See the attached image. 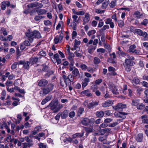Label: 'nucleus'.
Instances as JSON below:
<instances>
[{"label":"nucleus","instance_id":"36","mask_svg":"<svg viewBox=\"0 0 148 148\" xmlns=\"http://www.w3.org/2000/svg\"><path fill=\"white\" fill-rule=\"evenodd\" d=\"M96 32V31L94 29L92 30H91L88 31L87 34L89 36H90L91 35H94V34Z\"/></svg>","mask_w":148,"mask_h":148},{"label":"nucleus","instance_id":"38","mask_svg":"<svg viewBox=\"0 0 148 148\" xmlns=\"http://www.w3.org/2000/svg\"><path fill=\"white\" fill-rule=\"evenodd\" d=\"M136 47V46L134 45H131L130 46L128 51L130 52L131 53L135 49Z\"/></svg>","mask_w":148,"mask_h":148},{"label":"nucleus","instance_id":"1","mask_svg":"<svg viewBox=\"0 0 148 148\" xmlns=\"http://www.w3.org/2000/svg\"><path fill=\"white\" fill-rule=\"evenodd\" d=\"M49 106L50 107V109L55 113L58 112L63 107L62 104L59 103L58 101H51Z\"/></svg>","mask_w":148,"mask_h":148},{"label":"nucleus","instance_id":"51","mask_svg":"<svg viewBox=\"0 0 148 148\" xmlns=\"http://www.w3.org/2000/svg\"><path fill=\"white\" fill-rule=\"evenodd\" d=\"M75 114V112L74 111H71L69 113V116L70 118H72L74 116Z\"/></svg>","mask_w":148,"mask_h":148},{"label":"nucleus","instance_id":"18","mask_svg":"<svg viewBox=\"0 0 148 148\" xmlns=\"http://www.w3.org/2000/svg\"><path fill=\"white\" fill-rule=\"evenodd\" d=\"M123 65L126 71L127 72H129L130 71L132 66H130V65H128V64H126L125 63H123Z\"/></svg>","mask_w":148,"mask_h":148},{"label":"nucleus","instance_id":"46","mask_svg":"<svg viewBox=\"0 0 148 148\" xmlns=\"http://www.w3.org/2000/svg\"><path fill=\"white\" fill-rule=\"evenodd\" d=\"M108 4V1H106L103 2L101 6V8L102 9H105L106 8Z\"/></svg>","mask_w":148,"mask_h":148},{"label":"nucleus","instance_id":"33","mask_svg":"<svg viewBox=\"0 0 148 148\" xmlns=\"http://www.w3.org/2000/svg\"><path fill=\"white\" fill-rule=\"evenodd\" d=\"M84 111V108L82 107H80L78 111L77 115L78 116H80Z\"/></svg>","mask_w":148,"mask_h":148},{"label":"nucleus","instance_id":"61","mask_svg":"<svg viewBox=\"0 0 148 148\" xmlns=\"http://www.w3.org/2000/svg\"><path fill=\"white\" fill-rule=\"evenodd\" d=\"M97 51L98 52H100L102 53H104L105 52V50L103 48H99L97 49Z\"/></svg>","mask_w":148,"mask_h":148},{"label":"nucleus","instance_id":"50","mask_svg":"<svg viewBox=\"0 0 148 148\" xmlns=\"http://www.w3.org/2000/svg\"><path fill=\"white\" fill-rule=\"evenodd\" d=\"M103 25V20L101 19L100 20V21H99V23L98 27H102Z\"/></svg>","mask_w":148,"mask_h":148},{"label":"nucleus","instance_id":"52","mask_svg":"<svg viewBox=\"0 0 148 148\" xmlns=\"http://www.w3.org/2000/svg\"><path fill=\"white\" fill-rule=\"evenodd\" d=\"M104 12V10H101L99 9H96L95 10V12L97 14H102Z\"/></svg>","mask_w":148,"mask_h":148},{"label":"nucleus","instance_id":"35","mask_svg":"<svg viewBox=\"0 0 148 148\" xmlns=\"http://www.w3.org/2000/svg\"><path fill=\"white\" fill-rule=\"evenodd\" d=\"M93 62L95 64H97L100 62V60L97 57H95L94 58Z\"/></svg>","mask_w":148,"mask_h":148},{"label":"nucleus","instance_id":"53","mask_svg":"<svg viewBox=\"0 0 148 148\" xmlns=\"http://www.w3.org/2000/svg\"><path fill=\"white\" fill-rule=\"evenodd\" d=\"M27 6L29 8H33L36 7V3H33L29 4L27 5Z\"/></svg>","mask_w":148,"mask_h":148},{"label":"nucleus","instance_id":"43","mask_svg":"<svg viewBox=\"0 0 148 148\" xmlns=\"http://www.w3.org/2000/svg\"><path fill=\"white\" fill-rule=\"evenodd\" d=\"M17 118L18 119L17 121H16V124H18L22 120L21 114H18L17 115Z\"/></svg>","mask_w":148,"mask_h":148},{"label":"nucleus","instance_id":"58","mask_svg":"<svg viewBox=\"0 0 148 148\" xmlns=\"http://www.w3.org/2000/svg\"><path fill=\"white\" fill-rule=\"evenodd\" d=\"M80 67L82 70H86L87 68V66L84 64H82Z\"/></svg>","mask_w":148,"mask_h":148},{"label":"nucleus","instance_id":"63","mask_svg":"<svg viewBox=\"0 0 148 148\" xmlns=\"http://www.w3.org/2000/svg\"><path fill=\"white\" fill-rule=\"evenodd\" d=\"M108 70L109 71L112 72H114L115 71V69L114 67L112 66H110L108 67Z\"/></svg>","mask_w":148,"mask_h":148},{"label":"nucleus","instance_id":"22","mask_svg":"<svg viewBox=\"0 0 148 148\" xmlns=\"http://www.w3.org/2000/svg\"><path fill=\"white\" fill-rule=\"evenodd\" d=\"M75 77L73 75L70 74L68 76V79H67L66 80H68V82L70 81V82H73L74 79Z\"/></svg>","mask_w":148,"mask_h":148},{"label":"nucleus","instance_id":"37","mask_svg":"<svg viewBox=\"0 0 148 148\" xmlns=\"http://www.w3.org/2000/svg\"><path fill=\"white\" fill-rule=\"evenodd\" d=\"M117 21L118 22V25L120 27H122L124 26V23L123 21L122 20H119Z\"/></svg>","mask_w":148,"mask_h":148},{"label":"nucleus","instance_id":"2","mask_svg":"<svg viewBox=\"0 0 148 148\" xmlns=\"http://www.w3.org/2000/svg\"><path fill=\"white\" fill-rule=\"evenodd\" d=\"M26 36L29 38V40L30 42H32L33 41L34 38H40L41 37L40 33L36 30H35L33 32H26Z\"/></svg>","mask_w":148,"mask_h":148},{"label":"nucleus","instance_id":"54","mask_svg":"<svg viewBox=\"0 0 148 148\" xmlns=\"http://www.w3.org/2000/svg\"><path fill=\"white\" fill-rule=\"evenodd\" d=\"M6 5H5V3L4 1H3L1 3V9L3 10H5L6 8Z\"/></svg>","mask_w":148,"mask_h":148},{"label":"nucleus","instance_id":"24","mask_svg":"<svg viewBox=\"0 0 148 148\" xmlns=\"http://www.w3.org/2000/svg\"><path fill=\"white\" fill-rule=\"evenodd\" d=\"M44 18V16L38 15H36L35 16L34 19L36 21H38Z\"/></svg>","mask_w":148,"mask_h":148},{"label":"nucleus","instance_id":"10","mask_svg":"<svg viewBox=\"0 0 148 148\" xmlns=\"http://www.w3.org/2000/svg\"><path fill=\"white\" fill-rule=\"evenodd\" d=\"M48 81L45 79H42L40 80L38 82V85L40 87H44L48 83Z\"/></svg>","mask_w":148,"mask_h":148},{"label":"nucleus","instance_id":"19","mask_svg":"<svg viewBox=\"0 0 148 148\" xmlns=\"http://www.w3.org/2000/svg\"><path fill=\"white\" fill-rule=\"evenodd\" d=\"M96 49V47L92 45H90L88 49V53L90 54H92L93 53L94 51Z\"/></svg>","mask_w":148,"mask_h":148},{"label":"nucleus","instance_id":"26","mask_svg":"<svg viewBox=\"0 0 148 148\" xmlns=\"http://www.w3.org/2000/svg\"><path fill=\"white\" fill-rule=\"evenodd\" d=\"M127 114H128L127 113L119 112V117L120 118H121L123 119H124L126 118L125 115H127Z\"/></svg>","mask_w":148,"mask_h":148},{"label":"nucleus","instance_id":"6","mask_svg":"<svg viewBox=\"0 0 148 148\" xmlns=\"http://www.w3.org/2000/svg\"><path fill=\"white\" fill-rule=\"evenodd\" d=\"M99 103V102L95 101H92L91 102L88 103L87 107L88 109H93L97 106Z\"/></svg>","mask_w":148,"mask_h":148},{"label":"nucleus","instance_id":"16","mask_svg":"<svg viewBox=\"0 0 148 148\" xmlns=\"http://www.w3.org/2000/svg\"><path fill=\"white\" fill-rule=\"evenodd\" d=\"M41 129V127L40 126H37L34 128V130L32 132L33 135L36 134L38 132L40 131Z\"/></svg>","mask_w":148,"mask_h":148},{"label":"nucleus","instance_id":"48","mask_svg":"<svg viewBox=\"0 0 148 148\" xmlns=\"http://www.w3.org/2000/svg\"><path fill=\"white\" fill-rule=\"evenodd\" d=\"M17 64H18V63L17 62H14L11 66V69L12 70L15 69L16 68Z\"/></svg>","mask_w":148,"mask_h":148},{"label":"nucleus","instance_id":"27","mask_svg":"<svg viewBox=\"0 0 148 148\" xmlns=\"http://www.w3.org/2000/svg\"><path fill=\"white\" fill-rule=\"evenodd\" d=\"M134 15L135 16L136 18H140L142 15V14H140V12L137 11L135 12L134 14Z\"/></svg>","mask_w":148,"mask_h":148},{"label":"nucleus","instance_id":"59","mask_svg":"<svg viewBox=\"0 0 148 148\" xmlns=\"http://www.w3.org/2000/svg\"><path fill=\"white\" fill-rule=\"evenodd\" d=\"M85 14V12L84 11H81L77 12L76 15H83Z\"/></svg>","mask_w":148,"mask_h":148},{"label":"nucleus","instance_id":"5","mask_svg":"<svg viewBox=\"0 0 148 148\" xmlns=\"http://www.w3.org/2000/svg\"><path fill=\"white\" fill-rule=\"evenodd\" d=\"M134 34H136L140 36H143L144 38H146L147 35V33L146 32H143L139 29H135L134 31H132Z\"/></svg>","mask_w":148,"mask_h":148},{"label":"nucleus","instance_id":"25","mask_svg":"<svg viewBox=\"0 0 148 148\" xmlns=\"http://www.w3.org/2000/svg\"><path fill=\"white\" fill-rule=\"evenodd\" d=\"M126 64H128V65H130V66H133L135 64L134 62L133 61L128 60H125V62Z\"/></svg>","mask_w":148,"mask_h":148},{"label":"nucleus","instance_id":"4","mask_svg":"<svg viewBox=\"0 0 148 148\" xmlns=\"http://www.w3.org/2000/svg\"><path fill=\"white\" fill-rule=\"evenodd\" d=\"M69 71H72L71 74L75 77H78L79 78L80 77V74L78 69L75 67L70 66Z\"/></svg>","mask_w":148,"mask_h":148},{"label":"nucleus","instance_id":"41","mask_svg":"<svg viewBox=\"0 0 148 148\" xmlns=\"http://www.w3.org/2000/svg\"><path fill=\"white\" fill-rule=\"evenodd\" d=\"M125 57H127V58L125 59V60H128L133 61L134 60V57L132 56H130L127 53V55H126Z\"/></svg>","mask_w":148,"mask_h":148},{"label":"nucleus","instance_id":"28","mask_svg":"<svg viewBox=\"0 0 148 148\" xmlns=\"http://www.w3.org/2000/svg\"><path fill=\"white\" fill-rule=\"evenodd\" d=\"M83 133L82 134L79 133H76L73 134L72 136V137L73 138H75L77 137H82L83 136Z\"/></svg>","mask_w":148,"mask_h":148},{"label":"nucleus","instance_id":"9","mask_svg":"<svg viewBox=\"0 0 148 148\" xmlns=\"http://www.w3.org/2000/svg\"><path fill=\"white\" fill-rule=\"evenodd\" d=\"M113 103L112 100H108L102 104V106L103 108H107L112 105Z\"/></svg>","mask_w":148,"mask_h":148},{"label":"nucleus","instance_id":"8","mask_svg":"<svg viewBox=\"0 0 148 148\" xmlns=\"http://www.w3.org/2000/svg\"><path fill=\"white\" fill-rule=\"evenodd\" d=\"M75 57L74 54L73 53H70L68 56V59L70 62V66H73L75 63L73 58Z\"/></svg>","mask_w":148,"mask_h":148},{"label":"nucleus","instance_id":"21","mask_svg":"<svg viewBox=\"0 0 148 148\" xmlns=\"http://www.w3.org/2000/svg\"><path fill=\"white\" fill-rule=\"evenodd\" d=\"M38 60V58L37 57H31L30 59V63L32 64L36 63Z\"/></svg>","mask_w":148,"mask_h":148},{"label":"nucleus","instance_id":"17","mask_svg":"<svg viewBox=\"0 0 148 148\" xmlns=\"http://www.w3.org/2000/svg\"><path fill=\"white\" fill-rule=\"evenodd\" d=\"M82 94H84L88 97H92V95L90 92L89 90H87L82 91L81 92Z\"/></svg>","mask_w":148,"mask_h":148},{"label":"nucleus","instance_id":"13","mask_svg":"<svg viewBox=\"0 0 148 148\" xmlns=\"http://www.w3.org/2000/svg\"><path fill=\"white\" fill-rule=\"evenodd\" d=\"M69 111L67 110H65L62 112H60L61 113V118L62 119H65L68 116Z\"/></svg>","mask_w":148,"mask_h":148},{"label":"nucleus","instance_id":"3","mask_svg":"<svg viewBox=\"0 0 148 148\" xmlns=\"http://www.w3.org/2000/svg\"><path fill=\"white\" fill-rule=\"evenodd\" d=\"M54 85L51 84H48L46 87L42 88L40 91L39 93L41 96H43L44 95L48 94L53 88Z\"/></svg>","mask_w":148,"mask_h":148},{"label":"nucleus","instance_id":"49","mask_svg":"<svg viewBox=\"0 0 148 148\" xmlns=\"http://www.w3.org/2000/svg\"><path fill=\"white\" fill-rule=\"evenodd\" d=\"M142 85L144 87L148 88V83L145 81H143L141 82Z\"/></svg>","mask_w":148,"mask_h":148},{"label":"nucleus","instance_id":"44","mask_svg":"<svg viewBox=\"0 0 148 148\" xmlns=\"http://www.w3.org/2000/svg\"><path fill=\"white\" fill-rule=\"evenodd\" d=\"M144 107L145 105L141 103L137 106V108L138 109L142 110L144 108Z\"/></svg>","mask_w":148,"mask_h":148},{"label":"nucleus","instance_id":"39","mask_svg":"<svg viewBox=\"0 0 148 148\" xmlns=\"http://www.w3.org/2000/svg\"><path fill=\"white\" fill-rule=\"evenodd\" d=\"M139 103V101L138 100H133L132 104L133 106H137L138 105Z\"/></svg>","mask_w":148,"mask_h":148},{"label":"nucleus","instance_id":"64","mask_svg":"<svg viewBox=\"0 0 148 148\" xmlns=\"http://www.w3.org/2000/svg\"><path fill=\"white\" fill-rule=\"evenodd\" d=\"M38 146L39 148H46V146L43 143H40L39 144Z\"/></svg>","mask_w":148,"mask_h":148},{"label":"nucleus","instance_id":"32","mask_svg":"<svg viewBox=\"0 0 148 148\" xmlns=\"http://www.w3.org/2000/svg\"><path fill=\"white\" fill-rule=\"evenodd\" d=\"M30 62L28 61H27L25 62L23 65V67L25 69H28L29 68V65Z\"/></svg>","mask_w":148,"mask_h":148},{"label":"nucleus","instance_id":"40","mask_svg":"<svg viewBox=\"0 0 148 148\" xmlns=\"http://www.w3.org/2000/svg\"><path fill=\"white\" fill-rule=\"evenodd\" d=\"M118 54L120 56H121L123 57H125L126 55H127V53L124 52L122 51H120L119 52H117Z\"/></svg>","mask_w":148,"mask_h":148},{"label":"nucleus","instance_id":"30","mask_svg":"<svg viewBox=\"0 0 148 148\" xmlns=\"http://www.w3.org/2000/svg\"><path fill=\"white\" fill-rule=\"evenodd\" d=\"M140 82V80L137 77H135L132 81L133 84L135 83L136 84H138Z\"/></svg>","mask_w":148,"mask_h":148},{"label":"nucleus","instance_id":"14","mask_svg":"<svg viewBox=\"0 0 148 148\" xmlns=\"http://www.w3.org/2000/svg\"><path fill=\"white\" fill-rule=\"evenodd\" d=\"M90 122V121L89 119L87 118H85L82 120L81 122L83 125L87 126L89 124Z\"/></svg>","mask_w":148,"mask_h":148},{"label":"nucleus","instance_id":"42","mask_svg":"<svg viewBox=\"0 0 148 148\" xmlns=\"http://www.w3.org/2000/svg\"><path fill=\"white\" fill-rule=\"evenodd\" d=\"M43 6V4L41 3L38 2L36 3V7L38 9H40L42 8Z\"/></svg>","mask_w":148,"mask_h":148},{"label":"nucleus","instance_id":"12","mask_svg":"<svg viewBox=\"0 0 148 148\" xmlns=\"http://www.w3.org/2000/svg\"><path fill=\"white\" fill-rule=\"evenodd\" d=\"M143 134L142 133H139L136 137V140L138 142H141L143 141Z\"/></svg>","mask_w":148,"mask_h":148},{"label":"nucleus","instance_id":"34","mask_svg":"<svg viewBox=\"0 0 148 148\" xmlns=\"http://www.w3.org/2000/svg\"><path fill=\"white\" fill-rule=\"evenodd\" d=\"M18 88L17 87H15L14 88H9V87H7V90L10 92H14V90H18Z\"/></svg>","mask_w":148,"mask_h":148},{"label":"nucleus","instance_id":"60","mask_svg":"<svg viewBox=\"0 0 148 148\" xmlns=\"http://www.w3.org/2000/svg\"><path fill=\"white\" fill-rule=\"evenodd\" d=\"M102 80L101 79H99L96 80L95 82V84L97 85L99 84L102 82Z\"/></svg>","mask_w":148,"mask_h":148},{"label":"nucleus","instance_id":"62","mask_svg":"<svg viewBox=\"0 0 148 148\" xmlns=\"http://www.w3.org/2000/svg\"><path fill=\"white\" fill-rule=\"evenodd\" d=\"M74 53L75 54L76 56L77 57H82L83 56L81 53L77 52L76 51L74 52Z\"/></svg>","mask_w":148,"mask_h":148},{"label":"nucleus","instance_id":"31","mask_svg":"<svg viewBox=\"0 0 148 148\" xmlns=\"http://www.w3.org/2000/svg\"><path fill=\"white\" fill-rule=\"evenodd\" d=\"M6 95V91L5 90H3L1 93L0 99L2 100H4Z\"/></svg>","mask_w":148,"mask_h":148},{"label":"nucleus","instance_id":"11","mask_svg":"<svg viewBox=\"0 0 148 148\" xmlns=\"http://www.w3.org/2000/svg\"><path fill=\"white\" fill-rule=\"evenodd\" d=\"M90 20V15L88 13H86L83 19V25H84L85 24L88 23Z\"/></svg>","mask_w":148,"mask_h":148},{"label":"nucleus","instance_id":"45","mask_svg":"<svg viewBox=\"0 0 148 148\" xmlns=\"http://www.w3.org/2000/svg\"><path fill=\"white\" fill-rule=\"evenodd\" d=\"M116 1H112L110 3V6L111 8H114L116 5Z\"/></svg>","mask_w":148,"mask_h":148},{"label":"nucleus","instance_id":"29","mask_svg":"<svg viewBox=\"0 0 148 148\" xmlns=\"http://www.w3.org/2000/svg\"><path fill=\"white\" fill-rule=\"evenodd\" d=\"M53 72L52 71H47V73L45 74V77H49L51 75L53 74Z\"/></svg>","mask_w":148,"mask_h":148},{"label":"nucleus","instance_id":"23","mask_svg":"<svg viewBox=\"0 0 148 148\" xmlns=\"http://www.w3.org/2000/svg\"><path fill=\"white\" fill-rule=\"evenodd\" d=\"M136 92L138 95H140L141 92H143V89L139 86H136Z\"/></svg>","mask_w":148,"mask_h":148},{"label":"nucleus","instance_id":"57","mask_svg":"<svg viewBox=\"0 0 148 148\" xmlns=\"http://www.w3.org/2000/svg\"><path fill=\"white\" fill-rule=\"evenodd\" d=\"M44 23L45 25L47 26L51 24V22L48 20L45 21Z\"/></svg>","mask_w":148,"mask_h":148},{"label":"nucleus","instance_id":"15","mask_svg":"<svg viewBox=\"0 0 148 148\" xmlns=\"http://www.w3.org/2000/svg\"><path fill=\"white\" fill-rule=\"evenodd\" d=\"M36 12L38 15L45 14L47 12V10L44 9H38L36 10Z\"/></svg>","mask_w":148,"mask_h":148},{"label":"nucleus","instance_id":"20","mask_svg":"<svg viewBox=\"0 0 148 148\" xmlns=\"http://www.w3.org/2000/svg\"><path fill=\"white\" fill-rule=\"evenodd\" d=\"M104 115V112L102 110L97 111L96 113V116L98 117L102 118L103 116Z\"/></svg>","mask_w":148,"mask_h":148},{"label":"nucleus","instance_id":"56","mask_svg":"<svg viewBox=\"0 0 148 148\" xmlns=\"http://www.w3.org/2000/svg\"><path fill=\"white\" fill-rule=\"evenodd\" d=\"M112 121V119L110 118H108L104 120L105 123H110Z\"/></svg>","mask_w":148,"mask_h":148},{"label":"nucleus","instance_id":"47","mask_svg":"<svg viewBox=\"0 0 148 148\" xmlns=\"http://www.w3.org/2000/svg\"><path fill=\"white\" fill-rule=\"evenodd\" d=\"M13 84L12 81L10 80H8L5 83V85L7 86H10L12 85Z\"/></svg>","mask_w":148,"mask_h":148},{"label":"nucleus","instance_id":"7","mask_svg":"<svg viewBox=\"0 0 148 148\" xmlns=\"http://www.w3.org/2000/svg\"><path fill=\"white\" fill-rule=\"evenodd\" d=\"M126 105L123 104L122 103H118L116 106H113V108L115 110L119 111L121 110L123 108H126Z\"/></svg>","mask_w":148,"mask_h":148},{"label":"nucleus","instance_id":"55","mask_svg":"<svg viewBox=\"0 0 148 148\" xmlns=\"http://www.w3.org/2000/svg\"><path fill=\"white\" fill-rule=\"evenodd\" d=\"M148 23V20L145 19L143 20V22H141V24L144 25H146Z\"/></svg>","mask_w":148,"mask_h":148}]
</instances>
